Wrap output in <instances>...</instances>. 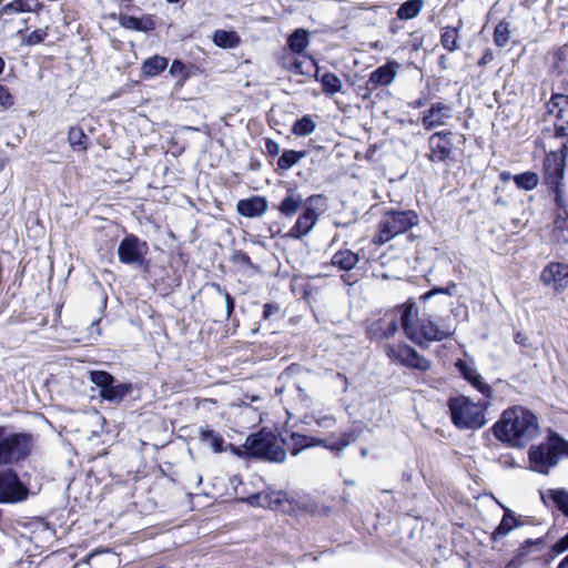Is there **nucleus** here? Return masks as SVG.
Here are the masks:
<instances>
[{
    "label": "nucleus",
    "instance_id": "f257e3e1",
    "mask_svg": "<svg viewBox=\"0 0 568 568\" xmlns=\"http://www.w3.org/2000/svg\"><path fill=\"white\" fill-rule=\"evenodd\" d=\"M493 430L498 440L510 447L523 448L539 435L540 426L530 409L515 405L503 412Z\"/></svg>",
    "mask_w": 568,
    "mask_h": 568
},
{
    "label": "nucleus",
    "instance_id": "f03ea898",
    "mask_svg": "<svg viewBox=\"0 0 568 568\" xmlns=\"http://www.w3.org/2000/svg\"><path fill=\"white\" fill-rule=\"evenodd\" d=\"M404 334L408 339L420 347H426L430 342H442L449 338L456 331V327L446 320L434 321L430 315L418 317L416 302L413 298L407 300V311H405Z\"/></svg>",
    "mask_w": 568,
    "mask_h": 568
},
{
    "label": "nucleus",
    "instance_id": "7ed1b4c3",
    "mask_svg": "<svg viewBox=\"0 0 568 568\" xmlns=\"http://www.w3.org/2000/svg\"><path fill=\"white\" fill-rule=\"evenodd\" d=\"M565 173L564 155L550 153L544 162V180L548 189L555 194V202L559 210L555 220L554 236L558 242L568 243V197L561 192V182Z\"/></svg>",
    "mask_w": 568,
    "mask_h": 568
},
{
    "label": "nucleus",
    "instance_id": "20e7f679",
    "mask_svg": "<svg viewBox=\"0 0 568 568\" xmlns=\"http://www.w3.org/2000/svg\"><path fill=\"white\" fill-rule=\"evenodd\" d=\"M562 457H568V442L557 433H550L547 439L530 447L528 459L530 469L547 475Z\"/></svg>",
    "mask_w": 568,
    "mask_h": 568
},
{
    "label": "nucleus",
    "instance_id": "39448f33",
    "mask_svg": "<svg viewBox=\"0 0 568 568\" xmlns=\"http://www.w3.org/2000/svg\"><path fill=\"white\" fill-rule=\"evenodd\" d=\"M34 446L36 439L31 433H7V427L0 425V467L26 462L32 455Z\"/></svg>",
    "mask_w": 568,
    "mask_h": 568
},
{
    "label": "nucleus",
    "instance_id": "423d86ee",
    "mask_svg": "<svg viewBox=\"0 0 568 568\" xmlns=\"http://www.w3.org/2000/svg\"><path fill=\"white\" fill-rule=\"evenodd\" d=\"M418 222L419 217L413 210H386L381 216L373 243L375 245H384L397 235L409 231Z\"/></svg>",
    "mask_w": 568,
    "mask_h": 568
},
{
    "label": "nucleus",
    "instance_id": "0eeeda50",
    "mask_svg": "<svg viewBox=\"0 0 568 568\" xmlns=\"http://www.w3.org/2000/svg\"><path fill=\"white\" fill-rule=\"evenodd\" d=\"M405 311H407V301L378 313L367 322L366 335L375 341L394 337L399 326L404 329Z\"/></svg>",
    "mask_w": 568,
    "mask_h": 568
},
{
    "label": "nucleus",
    "instance_id": "6e6552de",
    "mask_svg": "<svg viewBox=\"0 0 568 568\" xmlns=\"http://www.w3.org/2000/svg\"><path fill=\"white\" fill-rule=\"evenodd\" d=\"M243 447L247 455L255 458L275 463H283L286 458L285 448L272 432L261 430L248 435Z\"/></svg>",
    "mask_w": 568,
    "mask_h": 568
},
{
    "label": "nucleus",
    "instance_id": "1a4fd4ad",
    "mask_svg": "<svg viewBox=\"0 0 568 568\" xmlns=\"http://www.w3.org/2000/svg\"><path fill=\"white\" fill-rule=\"evenodd\" d=\"M448 408L453 424L459 429H479L486 424L483 407L468 397L450 398Z\"/></svg>",
    "mask_w": 568,
    "mask_h": 568
},
{
    "label": "nucleus",
    "instance_id": "9d476101",
    "mask_svg": "<svg viewBox=\"0 0 568 568\" xmlns=\"http://www.w3.org/2000/svg\"><path fill=\"white\" fill-rule=\"evenodd\" d=\"M89 379L100 389V397L112 404H120L133 390L132 383H116L114 376L105 371H90Z\"/></svg>",
    "mask_w": 568,
    "mask_h": 568
},
{
    "label": "nucleus",
    "instance_id": "9b49d317",
    "mask_svg": "<svg viewBox=\"0 0 568 568\" xmlns=\"http://www.w3.org/2000/svg\"><path fill=\"white\" fill-rule=\"evenodd\" d=\"M29 490L11 467L0 469V504H17L27 499Z\"/></svg>",
    "mask_w": 568,
    "mask_h": 568
},
{
    "label": "nucleus",
    "instance_id": "f8f14e48",
    "mask_svg": "<svg viewBox=\"0 0 568 568\" xmlns=\"http://www.w3.org/2000/svg\"><path fill=\"white\" fill-rule=\"evenodd\" d=\"M148 251L145 241L134 234H126L118 246V257L122 264L140 266L144 264Z\"/></svg>",
    "mask_w": 568,
    "mask_h": 568
},
{
    "label": "nucleus",
    "instance_id": "ddd939ff",
    "mask_svg": "<svg viewBox=\"0 0 568 568\" xmlns=\"http://www.w3.org/2000/svg\"><path fill=\"white\" fill-rule=\"evenodd\" d=\"M453 136L450 130L434 132L427 140L428 153L426 158L433 163H443L452 158Z\"/></svg>",
    "mask_w": 568,
    "mask_h": 568
},
{
    "label": "nucleus",
    "instance_id": "4468645a",
    "mask_svg": "<svg viewBox=\"0 0 568 568\" xmlns=\"http://www.w3.org/2000/svg\"><path fill=\"white\" fill-rule=\"evenodd\" d=\"M386 354L390 359L397 361L409 368L425 372L432 367L429 359L422 356L416 349L408 345H387Z\"/></svg>",
    "mask_w": 568,
    "mask_h": 568
},
{
    "label": "nucleus",
    "instance_id": "2eb2a0df",
    "mask_svg": "<svg viewBox=\"0 0 568 568\" xmlns=\"http://www.w3.org/2000/svg\"><path fill=\"white\" fill-rule=\"evenodd\" d=\"M548 113L554 114V134L556 138L568 136V95L555 94L547 104Z\"/></svg>",
    "mask_w": 568,
    "mask_h": 568
},
{
    "label": "nucleus",
    "instance_id": "dca6fc26",
    "mask_svg": "<svg viewBox=\"0 0 568 568\" xmlns=\"http://www.w3.org/2000/svg\"><path fill=\"white\" fill-rule=\"evenodd\" d=\"M544 501L549 498L555 506L568 518V490L564 488L549 489L541 495ZM568 550V534L555 542L551 547V551L556 555H560Z\"/></svg>",
    "mask_w": 568,
    "mask_h": 568
},
{
    "label": "nucleus",
    "instance_id": "f3484780",
    "mask_svg": "<svg viewBox=\"0 0 568 568\" xmlns=\"http://www.w3.org/2000/svg\"><path fill=\"white\" fill-rule=\"evenodd\" d=\"M452 106L443 102L432 103L429 109L423 112L422 125L426 131L446 125L452 119Z\"/></svg>",
    "mask_w": 568,
    "mask_h": 568
},
{
    "label": "nucleus",
    "instance_id": "a211bd4d",
    "mask_svg": "<svg viewBox=\"0 0 568 568\" xmlns=\"http://www.w3.org/2000/svg\"><path fill=\"white\" fill-rule=\"evenodd\" d=\"M399 67V63L395 60L388 61L387 63L378 67L369 74L366 82V89L368 91H374L379 87L390 85L397 75Z\"/></svg>",
    "mask_w": 568,
    "mask_h": 568
},
{
    "label": "nucleus",
    "instance_id": "6ab92c4d",
    "mask_svg": "<svg viewBox=\"0 0 568 568\" xmlns=\"http://www.w3.org/2000/svg\"><path fill=\"white\" fill-rule=\"evenodd\" d=\"M41 8L40 0H13L6 4L0 12V17L6 21H10L7 17L21 16L19 22L27 24L30 21V17L24 18V13H34Z\"/></svg>",
    "mask_w": 568,
    "mask_h": 568
},
{
    "label": "nucleus",
    "instance_id": "aec40b11",
    "mask_svg": "<svg viewBox=\"0 0 568 568\" xmlns=\"http://www.w3.org/2000/svg\"><path fill=\"white\" fill-rule=\"evenodd\" d=\"M455 367L460 373V375L478 392H480L485 397L489 398L491 396L493 389L491 387L483 381L481 375L477 372L474 363H468L463 359H457L455 363Z\"/></svg>",
    "mask_w": 568,
    "mask_h": 568
},
{
    "label": "nucleus",
    "instance_id": "412c9836",
    "mask_svg": "<svg viewBox=\"0 0 568 568\" xmlns=\"http://www.w3.org/2000/svg\"><path fill=\"white\" fill-rule=\"evenodd\" d=\"M541 281L552 285L556 291L568 285V265L564 263H550L541 272Z\"/></svg>",
    "mask_w": 568,
    "mask_h": 568
},
{
    "label": "nucleus",
    "instance_id": "4be33fe9",
    "mask_svg": "<svg viewBox=\"0 0 568 568\" xmlns=\"http://www.w3.org/2000/svg\"><path fill=\"white\" fill-rule=\"evenodd\" d=\"M267 207L266 199L258 195L240 200L236 203L237 213L245 217H260L267 211Z\"/></svg>",
    "mask_w": 568,
    "mask_h": 568
},
{
    "label": "nucleus",
    "instance_id": "5701e85b",
    "mask_svg": "<svg viewBox=\"0 0 568 568\" xmlns=\"http://www.w3.org/2000/svg\"><path fill=\"white\" fill-rule=\"evenodd\" d=\"M281 445L293 456L298 455L303 449L316 446V437L292 432L287 437L281 438Z\"/></svg>",
    "mask_w": 568,
    "mask_h": 568
},
{
    "label": "nucleus",
    "instance_id": "b1692460",
    "mask_svg": "<svg viewBox=\"0 0 568 568\" xmlns=\"http://www.w3.org/2000/svg\"><path fill=\"white\" fill-rule=\"evenodd\" d=\"M317 214L314 209L307 207L296 220L295 224L291 227L288 235L293 239H302L315 225Z\"/></svg>",
    "mask_w": 568,
    "mask_h": 568
},
{
    "label": "nucleus",
    "instance_id": "393cba45",
    "mask_svg": "<svg viewBox=\"0 0 568 568\" xmlns=\"http://www.w3.org/2000/svg\"><path fill=\"white\" fill-rule=\"evenodd\" d=\"M120 24L124 29L149 32L153 31L156 27L155 20L152 16L134 17V16H121Z\"/></svg>",
    "mask_w": 568,
    "mask_h": 568
},
{
    "label": "nucleus",
    "instance_id": "a878e982",
    "mask_svg": "<svg viewBox=\"0 0 568 568\" xmlns=\"http://www.w3.org/2000/svg\"><path fill=\"white\" fill-rule=\"evenodd\" d=\"M463 28V21L458 20L456 27H443L440 29V43L449 52H454L460 48L459 38L460 30Z\"/></svg>",
    "mask_w": 568,
    "mask_h": 568
},
{
    "label": "nucleus",
    "instance_id": "bb28decb",
    "mask_svg": "<svg viewBox=\"0 0 568 568\" xmlns=\"http://www.w3.org/2000/svg\"><path fill=\"white\" fill-rule=\"evenodd\" d=\"M283 493H257L251 495L246 498V503L251 506H260V507H268L271 509H276L281 506L283 501Z\"/></svg>",
    "mask_w": 568,
    "mask_h": 568
},
{
    "label": "nucleus",
    "instance_id": "cd10ccee",
    "mask_svg": "<svg viewBox=\"0 0 568 568\" xmlns=\"http://www.w3.org/2000/svg\"><path fill=\"white\" fill-rule=\"evenodd\" d=\"M332 265L343 271L353 270L359 262V255L348 248L339 250L332 256Z\"/></svg>",
    "mask_w": 568,
    "mask_h": 568
},
{
    "label": "nucleus",
    "instance_id": "c85d7f7f",
    "mask_svg": "<svg viewBox=\"0 0 568 568\" xmlns=\"http://www.w3.org/2000/svg\"><path fill=\"white\" fill-rule=\"evenodd\" d=\"M552 71L557 74L568 72V44L554 49L548 54Z\"/></svg>",
    "mask_w": 568,
    "mask_h": 568
},
{
    "label": "nucleus",
    "instance_id": "c756f323",
    "mask_svg": "<svg viewBox=\"0 0 568 568\" xmlns=\"http://www.w3.org/2000/svg\"><path fill=\"white\" fill-rule=\"evenodd\" d=\"M287 45L295 53H303L310 45V32L303 28L295 29L287 38Z\"/></svg>",
    "mask_w": 568,
    "mask_h": 568
},
{
    "label": "nucleus",
    "instance_id": "7c9ffc66",
    "mask_svg": "<svg viewBox=\"0 0 568 568\" xmlns=\"http://www.w3.org/2000/svg\"><path fill=\"white\" fill-rule=\"evenodd\" d=\"M503 509L504 516L493 534L495 540L507 536L515 527L519 526V521L515 517L514 511L505 506H503Z\"/></svg>",
    "mask_w": 568,
    "mask_h": 568
},
{
    "label": "nucleus",
    "instance_id": "2f4dec72",
    "mask_svg": "<svg viewBox=\"0 0 568 568\" xmlns=\"http://www.w3.org/2000/svg\"><path fill=\"white\" fill-rule=\"evenodd\" d=\"M199 438L203 444L209 445L213 449L214 453H222L224 450L223 437L215 430L209 428L207 426L200 427Z\"/></svg>",
    "mask_w": 568,
    "mask_h": 568
},
{
    "label": "nucleus",
    "instance_id": "473e14b6",
    "mask_svg": "<svg viewBox=\"0 0 568 568\" xmlns=\"http://www.w3.org/2000/svg\"><path fill=\"white\" fill-rule=\"evenodd\" d=\"M354 440L352 433H344L336 440L316 438V446H323L338 455Z\"/></svg>",
    "mask_w": 568,
    "mask_h": 568
},
{
    "label": "nucleus",
    "instance_id": "72a5a7b5",
    "mask_svg": "<svg viewBox=\"0 0 568 568\" xmlns=\"http://www.w3.org/2000/svg\"><path fill=\"white\" fill-rule=\"evenodd\" d=\"M68 142L75 152H84L89 146V138L80 126H71L68 131Z\"/></svg>",
    "mask_w": 568,
    "mask_h": 568
},
{
    "label": "nucleus",
    "instance_id": "f704fd0d",
    "mask_svg": "<svg viewBox=\"0 0 568 568\" xmlns=\"http://www.w3.org/2000/svg\"><path fill=\"white\" fill-rule=\"evenodd\" d=\"M302 203V195L293 190H288L286 196L282 200L278 210L283 215L292 216L297 213Z\"/></svg>",
    "mask_w": 568,
    "mask_h": 568
},
{
    "label": "nucleus",
    "instance_id": "c9c22d12",
    "mask_svg": "<svg viewBox=\"0 0 568 568\" xmlns=\"http://www.w3.org/2000/svg\"><path fill=\"white\" fill-rule=\"evenodd\" d=\"M214 44L224 49H233L240 44V37L235 31L216 30L212 38Z\"/></svg>",
    "mask_w": 568,
    "mask_h": 568
},
{
    "label": "nucleus",
    "instance_id": "e433bc0d",
    "mask_svg": "<svg viewBox=\"0 0 568 568\" xmlns=\"http://www.w3.org/2000/svg\"><path fill=\"white\" fill-rule=\"evenodd\" d=\"M168 63L169 61L166 58L153 55L143 62L142 72L146 77H156L165 70Z\"/></svg>",
    "mask_w": 568,
    "mask_h": 568
},
{
    "label": "nucleus",
    "instance_id": "4c0bfd02",
    "mask_svg": "<svg viewBox=\"0 0 568 568\" xmlns=\"http://www.w3.org/2000/svg\"><path fill=\"white\" fill-rule=\"evenodd\" d=\"M307 155L306 151L284 150L277 160V169L287 171Z\"/></svg>",
    "mask_w": 568,
    "mask_h": 568
},
{
    "label": "nucleus",
    "instance_id": "58836bf2",
    "mask_svg": "<svg viewBox=\"0 0 568 568\" xmlns=\"http://www.w3.org/2000/svg\"><path fill=\"white\" fill-rule=\"evenodd\" d=\"M320 82L322 84V90L326 95H334L343 89L342 80L335 73L328 71L321 75Z\"/></svg>",
    "mask_w": 568,
    "mask_h": 568
},
{
    "label": "nucleus",
    "instance_id": "ea45409f",
    "mask_svg": "<svg viewBox=\"0 0 568 568\" xmlns=\"http://www.w3.org/2000/svg\"><path fill=\"white\" fill-rule=\"evenodd\" d=\"M424 6L423 0H407L400 4L397 10V17L400 20H410L416 18Z\"/></svg>",
    "mask_w": 568,
    "mask_h": 568
},
{
    "label": "nucleus",
    "instance_id": "a19ab883",
    "mask_svg": "<svg viewBox=\"0 0 568 568\" xmlns=\"http://www.w3.org/2000/svg\"><path fill=\"white\" fill-rule=\"evenodd\" d=\"M316 129V123L310 115H304L301 119H297L293 126L292 133L297 136H307L312 134Z\"/></svg>",
    "mask_w": 568,
    "mask_h": 568
},
{
    "label": "nucleus",
    "instance_id": "79ce46f5",
    "mask_svg": "<svg viewBox=\"0 0 568 568\" xmlns=\"http://www.w3.org/2000/svg\"><path fill=\"white\" fill-rule=\"evenodd\" d=\"M538 175L535 172L527 171L514 176L515 184L523 190L531 191L538 185Z\"/></svg>",
    "mask_w": 568,
    "mask_h": 568
},
{
    "label": "nucleus",
    "instance_id": "37998d69",
    "mask_svg": "<svg viewBox=\"0 0 568 568\" xmlns=\"http://www.w3.org/2000/svg\"><path fill=\"white\" fill-rule=\"evenodd\" d=\"M210 287L212 290H214V292L224 298V302H225V318L226 320H230L233 312H234V308H235V301L233 298V296L226 291V288H224L222 285H220L219 283H211L210 284Z\"/></svg>",
    "mask_w": 568,
    "mask_h": 568
},
{
    "label": "nucleus",
    "instance_id": "c03bdc74",
    "mask_svg": "<svg viewBox=\"0 0 568 568\" xmlns=\"http://www.w3.org/2000/svg\"><path fill=\"white\" fill-rule=\"evenodd\" d=\"M300 507L301 509L312 515H327L331 511L328 506H325L318 500L308 497L301 500Z\"/></svg>",
    "mask_w": 568,
    "mask_h": 568
},
{
    "label": "nucleus",
    "instance_id": "a18cd8bd",
    "mask_svg": "<svg viewBox=\"0 0 568 568\" xmlns=\"http://www.w3.org/2000/svg\"><path fill=\"white\" fill-rule=\"evenodd\" d=\"M509 23L506 21H500L494 30V43L497 47H505L509 41Z\"/></svg>",
    "mask_w": 568,
    "mask_h": 568
},
{
    "label": "nucleus",
    "instance_id": "49530a36",
    "mask_svg": "<svg viewBox=\"0 0 568 568\" xmlns=\"http://www.w3.org/2000/svg\"><path fill=\"white\" fill-rule=\"evenodd\" d=\"M457 285L454 282H450L446 287H433L428 292L420 295L419 300L423 303H426L429 298L437 294H445L448 296H453L456 292Z\"/></svg>",
    "mask_w": 568,
    "mask_h": 568
},
{
    "label": "nucleus",
    "instance_id": "de8ad7c7",
    "mask_svg": "<svg viewBox=\"0 0 568 568\" xmlns=\"http://www.w3.org/2000/svg\"><path fill=\"white\" fill-rule=\"evenodd\" d=\"M48 36V28H39V29H36L34 31H32L30 34H28L24 39H23V42L27 44V45H36V44H39L41 43L45 37Z\"/></svg>",
    "mask_w": 568,
    "mask_h": 568
},
{
    "label": "nucleus",
    "instance_id": "09e8293b",
    "mask_svg": "<svg viewBox=\"0 0 568 568\" xmlns=\"http://www.w3.org/2000/svg\"><path fill=\"white\" fill-rule=\"evenodd\" d=\"M14 104V99L9 90L0 84V105L4 109H9Z\"/></svg>",
    "mask_w": 568,
    "mask_h": 568
},
{
    "label": "nucleus",
    "instance_id": "8fccbe9b",
    "mask_svg": "<svg viewBox=\"0 0 568 568\" xmlns=\"http://www.w3.org/2000/svg\"><path fill=\"white\" fill-rule=\"evenodd\" d=\"M265 152L271 158L277 156L280 154V152H281L280 144L276 141L272 140V139H266V141H265Z\"/></svg>",
    "mask_w": 568,
    "mask_h": 568
},
{
    "label": "nucleus",
    "instance_id": "3c124183",
    "mask_svg": "<svg viewBox=\"0 0 568 568\" xmlns=\"http://www.w3.org/2000/svg\"><path fill=\"white\" fill-rule=\"evenodd\" d=\"M424 42V37L419 32H413L410 34V40L408 42V45L413 51H418L422 49Z\"/></svg>",
    "mask_w": 568,
    "mask_h": 568
},
{
    "label": "nucleus",
    "instance_id": "603ef678",
    "mask_svg": "<svg viewBox=\"0 0 568 568\" xmlns=\"http://www.w3.org/2000/svg\"><path fill=\"white\" fill-rule=\"evenodd\" d=\"M315 422L320 427L323 428H331L336 424V419L332 415L318 416Z\"/></svg>",
    "mask_w": 568,
    "mask_h": 568
},
{
    "label": "nucleus",
    "instance_id": "864d4df0",
    "mask_svg": "<svg viewBox=\"0 0 568 568\" xmlns=\"http://www.w3.org/2000/svg\"><path fill=\"white\" fill-rule=\"evenodd\" d=\"M185 67L181 60H174L170 67V73L172 75L183 74Z\"/></svg>",
    "mask_w": 568,
    "mask_h": 568
},
{
    "label": "nucleus",
    "instance_id": "5fc2aeb1",
    "mask_svg": "<svg viewBox=\"0 0 568 568\" xmlns=\"http://www.w3.org/2000/svg\"><path fill=\"white\" fill-rule=\"evenodd\" d=\"M280 308L277 305H273V304H270V303H266L264 304L263 306V320H270L271 316L277 312Z\"/></svg>",
    "mask_w": 568,
    "mask_h": 568
},
{
    "label": "nucleus",
    "instance_id": "6e6d98bb",
    "mask_svg": "<svg viewBox=\"0 0 568 568\" xmlns=\"http://www.w3.org/2000/svg\"><path fill=\"white\" fill-rule=\"evenodd\" d=\"M294 68L301 74H311V67H310V64L307 65V68H305V62H303V61H295Z\"/></svg>",
    "mask_w": 568,
    "mask_h": 568
},
{
    "label": "nucleus",
    "instance_id": "4d7b16f0",
    "mask_svg": "<svg viewBox=\"0 0 568 568\" xmlns=\"http://www.w3.org/2000/svg\"><path fill=\"white\" fill-rule=\"evenodd\" d=\"M310 67H311V69H314V72L311 73L310 75L320 82V78L323 73H321V68L317 65V63L314 59H311Z\"/></svg>",
    "mask_w": 568,
    "mask_h": 568
},
{
    "label": "nucleus",
    "instance_id": "13d9d810",
    "mask_svg": "<svg viewBox=\"0 0 568 568\" xmlns=\"http://www.w3.org/2000/svg\"><path fill=\"white\" fill-rule=\"evenodd\" d=\"M494 54L490 50H486V52L483 54V57L479 59L478 64L480 67L486 65L490 61H493Z\"/></svg>",
    "mask_w": 568,
    "mask_h": 568
},
{
    "label": "nucleus",
    "instance_id": "bf43d9fd",
    "mask_svg": "<svg viewBox=\"0 0 568 568\" xmlns=\"http://www.w3.org/2000/svg\"><path fill=\"white\" fill-rule=\"evenodd\" d=\"M236 257L241 263L251 265V257L246 253L240 251L237 252Z\"/></svg>",
    "mask_w": 568,
    "mask_h": 568
},
{
    "label": "nucleus",
    "instance_id": "052dcab7",
    "mask_svg": "<svg viewBox=\"0 0 568 568\" xmlns=\"http://www.w3.org/2000/svg\"><path fill=\"white\" fill-rule=\"evenodd\" d=\"M515 342L521 346H527V337L523 333H517L514 337Z\"/></svg>",
    "mask_w": 568,
    "mask_h": 568
},
{
    "label": "nucleus",
    "instance_id": "680f3d73",
    "mask_svg": "<svg viewBox=\"0 0 568 568\" xmlns=\"http://www.w3.org/2000/svg\"><path fill=\"white\" fill-rule=\"evenodd\" d=\"M446 61H447V57L445 54H442L438 57V64L440 65V68L443 70L447 69Z\"/></svg>",
    "mask_w": 568,
    "mask_h": 568
},
{
    "label": "nucleus",
    "instance_id": "e2e57ef3",
    "mask_svg": "<svg viewBox=\"0 0 568 568\" xmlns=\"http://www.w3.org/2000/svg\"><path fill=\"white\" fill-rule=\"evenodd\" d=\"M336 378L341 379L345 384L344 392H347V384H348L347 377L342 373H337Z\"/></svg>",
    "mask_w": 568,
    "mask_h": 568
},
{
    "label": "nucleus",
    "instance_id": "0e129e2a",
    "mask_svg": "<svg viewBox=\"0 0 568 568\" xmlns=\"http://www.w3.org/2000/svg\"><path fill=\"white\" fill-rule=\"evenodd\" d=\"M296 389H297V393H298V396L301 399H303V400L307 399V394L304 388L297 386Z\"/></svg>",
    "mask_w": 568,
    "mask_h": 568
},
{
    "label": "nucleus",
    "instance_id": "69168bd1",
    "mask_svg": "<svg viewBox=\"0 0 568 568\" xmlns=\"http://www.w3.org/2000/svg\"><path fill=\"white\" fill-rule=\"evenodd\" d=\"M558 568H568V555L561 560Z\"/></svg>",
    "mask_w": 568,
    "mask_h": 568
},
{
    "label": "nucleus",
    "instance_id": "338daca9",
    "mask_svg": "<svg viewBox=\"0 0 568 568\" xmlns=\"http://www.w3.org/2000/svg\"><path fill=\"white\" fill-rule=\"evenodd\" d=\"M423 105H424V100H422V99L416 100L413 104L414 108H420Z\"/></svg>",
    "mask_w": 568,
    "mask_h": 568
},
{
    "label": "nucleus",
    "instance_id": "774afa93",
    "mask_svg": "<svg viewBox=\"0 0 568 568\" xmlns=\"http://www.w3.org/2000/svg\"><path fill=\"white\" fill-rule=\"evenodd\" d=\"M4 69V60L0 57V74L3 72Z\"/></svg>",
    "mask_w": 568,
    "mask_h": 568
}]
</instances>
